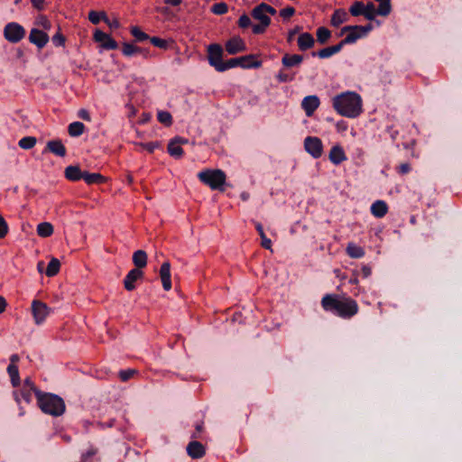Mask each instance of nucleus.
I'll list each match as a JSON object with an SVG mask.
<instances>
[{
	"instance_id": "45",
	"label": "nucleus",
	"mask_w": 462,
	"mask_h": 462,
	"mask_svg": "<svg viewBox=\"0 0 462 462\" xmlns=\"http://www.w3.org/2000/svg\"><path fill=\"white\" fill-rule=\"evenodd\" d=\"M151 42L161 49H167L168 48V42L164 39H161L159 37H152L150 38Z\"/></svg>"
},
{
	"instance_id": "44",
	"label": "nucleus",
	"mask_w": 462,
	"mask_h": 462,
	"mask_svg": "<svg viewBox=\"0 0 462 462\" xmlns=\"http://www.w3.org/2000/svg\"><path fill=\"white\" fill-rule=\"evenodd\" d=\"M238 26L242 29H246L249 26H252V22L250 17L247 14H242L238 19Z\"/></svg>"
},
{
	"instance_id": "53",
	"label": "nucleus",
	"mask_w": 462,
	"mask_h": 462,
	"mask_svg": "<svg viewBox=\"0 0 462 462\" xmlns=\"http://www.w3.org/2000/svg\"><path fill=\"white\" fill-rule=\"evenodd\" d=\"M79 117H81L83 120H86V121H89V120H90L89 113H88L86 109H81V110L79 112Z\"/></svg>"
},
{
	"instance_id": "62",
	"label": "nucleus",
	"mask_w": 462,
	"mask_h": 462,
	"mask_svg": "<svg viewBox=\"0 0 462 462\" xmlns=\"http://www.w3.org/2000/svg\"><path fill=\"white\" fill-rule=\"evenodd\" d=\"M278 79L281 80V81H287L289 79V77L287 74H284V73H280L278 75Z\"/></svg>"
},
{
	"instance_id": "56",
	"label": "nucleus",
	"mask_w": 462,
	"mask_h": 462,
	"mask_svg": "<svg viewBox=\"0 0 462 462\" xmlns=\"http://www.w3.org/2000/svg\"><path fill=\"white\" fill-rule=\"evenodd\" d=\"M164 3L171 6H178L181 4V0H164Z\"/></svg>"
},
{
	"instance_id": "7",
	"label": "nucleus",
	"mask_w": 462,
	"mask_h": 462,
	"mask_svg": "<svg viewBox=\"0 0 462 462\" xmlns=\"http://www.w3.org/2000/svg\"><path fill=\"white\" fill-rule=\"evenodd\" d=\"M370 26L364 27V26H345L341 30V34H345L347 32L346 38L341 42L342 44L351 43L356 42L357 39H359L361 36L365 34L369 30Z\"/></svg>"
},
{
	"instance_id": "28",
	"label": "nucleus",
	"mask_w": 462,
	"mask_h": 462,
	"mask_svg": "<svg viewBox=\"0 0 462 462\" xmlns=\"http://www.w3.org/2000/svg\"><path fill=\"white\" fill-rule=\"evenodd\" d=\"M37 233L41 237H49L53 234V226L49 222H43L38 225Z\"/></svg>"
},
{
	"instance_id": "55",
	"label": "nucleus",
	"mask_w": 462,
	"mask_h": 462,
	"mask_svg": "<svg viewBox=\"0 0 462 462\" xmlns=\"http://www.w3.org/2000/svg\"><path fill=\"white\" fill-rule=\"evenodd\" d=\"M7 303L3 296H0V313H3L6 309Z\"/></svg>"
},
{
	"instance_id": "15",
	"label": "nucleus",
	"mask_w": 462,
	"mask_h": 462,
	"mask_svg": "<svg viewBox=\"0 0 462 462\" xmlns=\"http://www.w3.org/2000/svg\"><path fill=\"white\" fill-rule=\"evenodd\" d=\"M143 276V273L141 270H138V269L131 270L125 279V282H124L125 288L127 291H133L135 288L134 282H136L139 279H142Z\"/></svg>"
},
{
	"instance_id": "37",
	"label": "nucleus",
	"mask_w": 462,
	"mask_h": 462,
	"mask_svg": "<svg viewBox=\"0 0 462 462\" xmlns=\"http://www.w3.org/2000/svg\"><path fill=\"white\" fill-rule=\"evenodd\" d=\"M158 120L166 126H170L172 124L171 115L167 111H160L158 113Z\"/></svg>"
},
{
	"instance_id": "25",
	"label": "nucleus",
	"mask_w": 462,
	"mask_h": 462,
	"mask_svg": "<svg viewBox=\"0 0 462 462\" xmlns=\"http://www.w3.org/2000/svg\"><path fill=\"white\" fill-rule=\"evenodd\" d=\"M47 147L51 152L59 156L63 157L66 154V148L60 140L49 142Z\"/></svg>"
},
{
	"instance_id": "4",
	"label": "nucleus",
	"mask_w": 462,
	"mask_h": 462,
	"mask_svg": "<svg viewBox=\"0 0 462 462\" xmlns=\"http://www.w3.org/2000/svg\"><path fill=\"white\" fill-rule=\"evenodd\" d=\"M276 14V10L264 3L260 4L255 6L252 12V17L258 21L259 23L252 25V32L254 34H262L263 33L271 23V15H274Z\"/></svg>"
},
{
	"instance_id": "11",
	"label": "nucleus",
	"mask_w": 462,
	"mask_h": 462,
	"mask_svg": "<svg viewBox=\"0 0 462 462\" xmlns=\"http://www.w3.org/2000/svg\"><path fill=\"white\" fill-rule=\"evenodd\" d=\"M225 48L228 54L235 55L238 52L245 51L246 50V45L241 37L235 36L226 42Z\"/></svg>"
},
{
	"instance_id": "18",
	"label": "nucleus",
	"mask_w": 462,
	"mask_h": 462,
	"mask_svg": "<svg viewBox=\"0 0 462 462\" xmlns=\"http://www.w3.org/2000/svg\"><path fill=\"white\" fill-rule=\"evenodd\" d=\"M239 66L242 68H259L262 65V61L257 60L255 55L250 54L238 58Z\"/></svg>"
},
{
	"instance_id": "52",
	"label": "nucleus",
	"mask_w": 462,
	"mask_h": 462,
	"mask_svg": "<svg viewBox=\"0 0 462 462\" xmlns=\"http://www.w3.org/2000/svg\"><path fill=\"white\" fill-rule=\"evenodd\" d=\"M139 145L147 150L148 152H152L153 150L158 146V144L156 143H139Z\"/></svg>"
},
{
	"instance_id": "8",
	"label": "nucleus",
	"mask_w": 462,
	"mask_h": 462,
	"mask_svg": "<svg viewBox=\"0 0 462 462\" xmlns=\"http://www.w3.org/2000/svg\"><path fill=\"white\" fill-rule=\"evenodd\" d=\"M4 34L9 42H17L24 37L25 31L20 24L11 23L5 27Z\"/></svg>"
},
{
	"instance_id": "21",
	"label": "nucleus",
	"mask_w": 462,
	"mask_h": 462,
	"mask_svg": "<svg viewBox=\"0 0 462 462\" xmlns=\"http://www.w3.org/2000/svg\"><path fill=\"white\" fill-rule=\"evenodd\" d=\"M329 159L335 164L344 162L346 157L343 148L339 145L333 146L329 152Z\"/></svg>"
},
{
	"instance_id": "42",
	"label": "nucleus",
	"mask_w": 462,
	"mask_h": 462,
	"mask_svg": "<svg viewBox=\"0 0 462 462\" xmlns=\"http://www.w3.org/2000/svg\"><path fill=\"white\" fill-rule=\"evenodd\" d=\"M236 66H239L238 58L230 59L226 61H223V64L219 71H225L228 69L235 68Z\"/></svg>"
},
{
	"instance_id": "20",
	"label": "nucleus",
	"mask_w": 462,
	"mask_h": 462,
	"mask_svg": "<svg viewBox=\"0 0 462 462\" xmlns=\"http://www.w3.org/2000/svg\"><path fill=\"white\" fill-rule=\"evenodd\" d=\"M314 38L309 32L301 33L298 38V46L300 51L311 49L314 46Z\"/></svg>"
},
{
	"instance_id": "3",
	"label": "nucleus",
	"mask_w": 462,
	"mask_h": 462,
	"mask_svg": "<svg viewBox=\"0 0 462 462\" xmlns=\"http://www.w3.org/2000/svg\"><path fill=\"white\" fill-rule=\"evenodd\" d=\"M38 405L41 410L52 416H60L65 411V403L63 400L54 394L42 393L35 390Z\"/></svg>"
},
{
	"instance_id": "19",
	"label": "nucleus",
	"mask_w": 462,
	"mask_h": 462,
	"mask_svg": "<svg viewBox=\"0 0 462 462\" xmlns=\"http://www.w3.org/2000/svg\"><path fill=\"white\" fill-rule=\"evenodd\" d=\"M182 143H187V140L176 138L172 140L168 145V152L171 156L180 157L183 154Z\"/></svg>"
},
{
	"instance_id": "23",
	"label": "nucleus",
	"mask_w": 462,
	"mask_h": 462,
	"mask_svg": "<svg viewBox=\"0 0 462 462\" xmlns=\"http://www.w3.org/2000/svg\"><path fill=\"white\" fill-rule=\"evenodd\" d=\"M347 13L345 10L337 9L333 13L330 23L334 27H338L347 20Z\"/></svg>"
},
{
	"instance_id": "32",
	"label": "nucleus",
	"mask_w": 462,
	"mask_h": 462,
	"mask_svg": "<svg viewBox=\"0 0 462 462\" xmlns=\"http://www.w3.org/2000/svg\"><path fill=\"white\" fill-rule=\"evenodd\" d=\"M85 125L80 122H74L69 125L68 132L70 136H79L83 134Z\"/></svg>"
},
{
	"instance_id": "26",
	"label": "nucleus",
	"mask_w": 462,
	"mask_h": 462,
	"mask_svg": "<svg viewBox=\"0 0 462 462\" xmlns=\"http://www.w3.org/2000/svg\"><path fill=\"white\" fill-rule=\"evenodd\" d=\"M302 60H303V57L301 55H299V54L291 55V54L287 53L283 56L282 62L285 67L291 68V67L297 66V65L300 64Z\"/></svg>"
},
{
	"instance_id": "36",
	"label": "nucleus",
	"mask_w": 462,
	"mask_h": 462,
	"mask_svg": "<svg viewBox=\"0 0 462 462\" xmlns=\"http://www.w3.org/2000/svg\"><path fill=\"white\" fill-rule=\"evenodd\" d=\"M331 33L326 27H319L317 31V38L320 43H325L330 37Z\"/></svg>"
},
{
	"instance_id": "9",
	"label": "nucleus",
	"mask_w": 462,
	"mask_h": 462,
	"mask_svg": "<svg viewBox=\"0 0 462 462\" xmlns=\"http://www.w3.org/2000/svg\"><path fill=\"white\" fill-rule=\"evenodd\" d=\"M32 312L35 322L41 324L49 315L50 309L44 302L35 300L32 303Z\"/></svg>"
},
{
	"instance_id": "27",
	"label": "nucleus",
	"mask_w": 462,
	"mask_h": 462,
	"mask_svg": "<svg viewBox=\"0 0 462 462\" xmlns=\"http://www.w3.org/2000/svg\"><path fill=\"white\" fill-rule=\"evenodd\" d=\"M84 172H82L78 166H69L65 170V176L69 180H79L83 179Z\"/></svg>"
},
{
	"instance_id": "17",
	"label": "nucleus",
	"mask_w": 462,
	"mask_h": 462,
	"mask_svg": "<svg viewBox=\"0 0 462 462\" xmlns=\"http://www.w3.org/2000/svg\"><path fill=\"white\" fill-rule=\"evenodd\" d=\"M319 100L315 96H310L303 99L302 106L308 116L313 115L314 111L319 107Z\"/></svg>"
},
{
	"instance_id": "29",
	"label": "nucleus",
	"mask_w": 462,
	"mask_h": 462,
	"mask_svg": "<svg viewBox=\"0 0 462 462\" xmlns=\"http://www.w3.org/2000/svg\"><path fill=\"white\" fill-rule=\"evenodd\" d=\"M83 179L88 184L104 183L106 181V178L101 175L100 173L84 172Z\"/></svg>"
},
{
	"instance_id": "54",
	"label": "nucleus",
	"mask_w": 462,
	"mask_h": 462,
	"mask_svg": "<svg viewBox=\"0 0 462 462\" xmlns=\"http://www.w3.org/2000/svg\"><path fill=\"white\" fill-rule=\"evenodd\" d=\"M33 6L38 10H42L43 8L44 0H31Z\"/></svg>"
},
{
	"instance_id": "61",
	"label": "nucleus",
	"mask_w": 462,
	"mask_h": 462,
	"mask_svg": "<svg viewBox=\"0 0 462 462\" xmlns=\"http://www.w3.org/2000/svg\"><path fill=\"white\" fill-rule=\"evenodd\" d=\"M256 229H257V231L259 232V235H260L261 238H262V237H263V236H265V234H264V232H263V229L262 225L258 224V225L256 226Z\"/></svg>"
},
{
	"instance_id": "34",
	"label": "nucleus",
	"mask_w": 462,
	"mask_h": 462,
	"mask_svg": "<svg viewBox=\"0 0 462 462\" xmlns=\"http://www.w3.org/2000/svg\"><path fill=\"white\" fill-rule=\"evenodd\" d=\"M88 19L94 24H97L100 22V20H103L104 22H108V18L105 12L90 11L88 14Z\"/></svg>"
},
{
	"instance_id": "22",
	"label": "nucleus",
	"mask_w": 462,
	"mask_h": 462,
	"mask_svg": "<svg viewBox=\"0 0 462 462\" xmlns=\"http://www.w3.org/2000/svg\"><path fill=\"white\" fill-rule=\"evenodd\" d=\"M371 211L375 217H383L388 212V206L384 201L377 200L372 204Z\"/></svg>"
},
{
	"instance_id": "1",
	"label": "nucleus",
	"mask_w": 462,
	"mask_h": 462,
	"mask_svg": "<svg viewBox=\"0 0 462 462\" xmlns=\"http://www.w3.org/2000/svg\"><path fill=\"white\" fill-rule=\"evenodd\" d=\"M321 305L324 310H334L342 318H351L358 312V304L355 300L337 294L325 295Z\"/></svg>"
},
{
	"instance_id": "46",
	"label": "nucleus",
	"mask_w": 462,
	"mask_h": 462,
	"mask_svg": "<svg viewBox=\"0 0 462 462\" xmlns=\"http://www.w3.org/2000/svg\"><path fill=\"white\" fill-rule=\"evenodd\" d=\"M140 51V49L133 44L130 43H124L123 44V52L125 55H132L134 53H136Z\"/></svg>"
},
{
	"instance_id": "13",
	"label": "nucleus",
	"mask_w": 462,
	"mask_h": 462,
	"mask_svg": "<svg viewBox=\"0 0 462 462\" xmlns=\"http://www.w3.org/2000/svg\"><path fill=\"white\" fill-rule=\"evenodd\" d=\"M29 41L41 49L49 42V36L43 31L34 28L31 30Z\"/></svg>"
},
{
	"instance_id": "33",
	"label": "nucleus",
	"mask_w": 462,
	"mask_h": 462,
	"mask_svg": "<svg viewBox=\"0 0 462 462\" xmlns=\"http://www.w3.org/2000/svg\"><path fill=\"white\" fill-rule=\"evenodd\" d=\"M7 370L11 377L13 385L14 387L18 386L20 384V376L17 365L14 364H10Z\"/></svg>"
},
{
	"instance_id": "10",
	"label": "nucleus",
	"mask_w": 462,
	"mask_h": 462,
	"mask_svg": "<svg viewBox=\"0 0 462 462\" xmlns=\"http://www.w3.org/2000/svg\"><path fill=\"white\" fill-rule=\"evenodd\" d=\"M93 37L103 49L116 50L118 47L117 42L109 34H106L100 30H96Z\"/></svg>"
},
{
	"instance_id": "50",
	"label": "nucleus",
	"mask_w": 462,
	"mask_h": 462,
	"mask_svg": "<svg viewBox=\"0 0 462 462\" xmlns=\"http://www.w3.org/2000/svg\"><path fill=\"white\" fill-rule=\"evenodd\" d=\"M8 232V226L4 219V217L0 215V238H4Z\"/></svg>"
},
{
	"instance_id": "43",
	"label": "nucleus",
	"mask_w": 462,
	"mask_h": 462,
	"mask_svg": "<svg viewBox=\"0 0 462 462\" xmlns=\"http://www.w3.org/2000/svg\"><path fill=\"white\" fill-rule=\"evenodd\" d=\"M228 8L225 3H217L212 6V12L215 14H224L227 12Z\"/></svg>"
},
{
	"instance_id": "40",
	"label": "nucleus",
	"mask_w": 462,
	"mask_h": 462,
	"mask_svg": "<svg viewBox=\"0 0 462 462\" xmlns=\"http://www.w3.org/2000/svg\"><path fill=\"white\" fill-rule=\"evenodd\" d=\"M35 143H36V139L32 136L23 137L19 142V145L23 149H31L35 145Z\"/></svg>"
},
{
	"instance_id": "63",
	"label": "nucleus",
	"mask_w": 462,
	"mask_h": 462,
	"mask_svg": "<svg viewBox=\"0 0 462 462\" xmlns=\"http://www.w3.org/2000/svg\"><path fill=\"white\" fill-rule=\"evenodd\" d=\"M18 360H19V356L17 355H14L11 357V364H14L15 365V363L18 362Z\"/></svg>"
},
{
	"instance_id": "16",
	"label": "nucleus",
	"mask_w": 462,
	"mask_h": 462,
	"mask_svg": "<svg viewBox=\"0 0 462 462\" xmlns=\"http://www.w3.org/2000/svg\"><path fill=\"white\" fill-rule=\"evenodd\" d=\"M160 276L164 290L169 291L171 288V264L169 263H163L160 269Z\"/></svg>"
},
{
	"instance_id": "2",
	"label": "nucleus",
	"mask_w": 462,
	"mask_h": 462,
	"mask_svg": "<svg viewBox=\"0 0 462 462\" xmlns=\"http://www.w3.org/2000/svg\"><path fill=\"white\" fill-rule=\"evenodd\" d=\"M333 106L339 115L355 117L362 110L361 98L356 93L346 92L334 97Z\"/></svg>"
},
{
	"instance_id": "59",
	"label": "nucleus",
	"mask_w": 462,
	"mask_h": 462,
	"mask_svg": "<svg viewBox=\"0 0 462 462\" xmlns=\"http://www.w3.org/2000/svg\"><path fill=\"white\" fill-rule=\"evenodd\" d=\"M110 27L118 28L119 27V22L117 19H114L113 21L106 22Z\"/></svg>"
},
{
	"instance_id": "12",
	"label": "nucleus",
	"mask_w": 462,
	"mask_h": 462,
	"mask_svg": "<svg viewBox=\"0 0 462 462\" xmlns=\"http://www.w3.org/2000/svg\"><path fill=\"white\" fill-rule=\"evenodd\" d=\"M305 149L308 152H310L313 157L319 158L321 156L323 152V146L321 141L317 137H307L305 139Z\"/></svg>"
},
{
	"instance_id": "30",
	"label": "nucleus",
	"mask_w": 462,
	"mask_h": 462,
	"mask_svg": "<svg viewBox=\"0 0 462 462\" xmlns=\"http://www.w3.org/2000/svg\"><path fill=\"white\" fill-rule=\"evenodd\" d=\"M346 253L352 258H360L365 254L363 248L356 244H348Z\"/></svg>"
},
{
	"instance_id": "47",
	"label": "nucleus",
	"mask_w": 462,
	"mask_h": 462,
	"mask_svg": "<svg viewBox=\"0 0 462 462\" xmlns=\"http://www.w3.org/2000/svg\"><path fill=\"white\" fill-rule=\"evenodd\" d=\"M37 24L42 26L45 30H50L51 27V22L44 15L39 16L38 21H37Z\"/></svg>"
},
{
	"instance_id": "24",
	"label": "nucleus",
	"mask_w": 462,
	"mask_h": 462,
	"mask_svg": "<svg viewBox=\"0 0 462 462\" xmlns=\"http://www.w3.org/2000/svg\"><path fill=\"white\" fill-rule=\"evenodd\" d=\"M133 262L135 265V269L144 268L147 264V254L143 250H137L133 254Z\"/></svg>"
},
{
	"instance_id": "58",
	"label": "nucleus",
	"mask_w": 462,
	"mask_h": 462,
	"mask_svg": "<svg viewBox=\"0 0 462 462\" xmlns=\"http://www.w3.org/2000/svg\"><path fill=\"white\" fill-rule=\"evenodd\" d=\"M410 171V165L408 163H403L400 166V171L402 173H407Z\"/></svg>"
},
{
	"instance_id": "41",
	"label": "nucleus",
	"mask_w": 462,
	"mask_h": 462,
	"mask_svg": "<svg viewBox=\"0 0 462 462\" xmlns=\"http://www.w3.org/2000/svg\"><path fill=\"white\" fill-rule=\"evenodd\" d=\"M137 373L138 372L135 369L124 370L119 372V377L122 382H126L127 380L137 374Z\"/></svg>"
},
{
	"instance_id": "6",
	"label": "nucleus",
	"mask_w": 462,
	"mask_h": 462,
	"mask_svg": "<svg viewBox=\"0 0 462 462\" xmlns=\"http://www.w3.org/2000/svg\"><path fill=\"white\" fill-rule=\"evenodd\" d=\"M223 49L218 43H212L208 46V60L217 71L223 64Z\"/></svg>"
},
{
	"instance_id": "60",
	"label": "nucleus",
	"mask_w": 462,
	"mask_h": 462,
	"mask_svg": "<svg viewBox=\"0 0 462 462\" xmlns=\"http://www.w3.org/2000/svg\"><path fill=\"white\" fill-rule=\"evenodd\" d=\"M299 32V27H296L294 30L291 31L289 32V35H288V42H291L292 41V38L293 36L295 35V33H297Z\"/></svg>"
},
{
	"instance_id": "64",
	"label": "nucleus",
	"mask_w": 462,
	"mask_h": 462,
	"mask_svg": "<svg viewBox=\"0 0 462 462\" xmlns=\"http://www.w3.org/2000/svg\"><path fill=\"white\" fill-rule=\"evenodd\" d=\"M82 462H92V461H91V457H90V456H89V455H88V456L84 458V460H83Z\"/></svg>"
},
{
	"instance_id": "51",
	"label": "nucleus",
	"mask_w": 462,
	"mask_h": 462,
	"mask_svg": "<svg viewBox=\"0 0 462 462\" xmlns=\"http://www.w3.org/2000/svg\"><path fill=\"white\" fill-rule=\"evenodd\" d=\"M261 245L267 249V250H270L271 252H273V249H272V241L271 239L267 238L266 236L262 237L261 238Z\"/></svg>"
},
{
	"instance_id": "31",
	"label": "nucleus",
	"mask_w": 462,
	"mask_h": 462,
	"mask_svg": "<svg viewBox=\"0 0 462 462\" xmlns=\"http://www.w3.org/2000/svg\"><path fill=\"white\" fill-rule=\"evenodd\" d=\"M60 268V263L59 259L52 258L47 266L45 273L48 277H52L59 273Z\"/></svg>"
},
{
	"instance_id": "14",
	"label": "nucleus",
	"mask_w": 462,
	"mask_h": 462,
	"mask_svg": "<svg viewBox=\"0 0 462 462\" xmlns=\"http://www.w3.org/2000/svg\"><path fill=\"white\" fill-rule=\"evenodd\" d=\"M187 452L192 458H200L205 455V447L199 441H191L187 446Z\"/></svg>"
},
{
	"instance_id": "39",
	"label": "nucleus",
	"mask_w": 462,
	"mask_h": 462,
	"mask_svg": "<svg viewBox=\"0 0 462 462\" xmlns=\"http://www.w3.org/2000/svg\"><path fill=\"white\" fill-rule=\"evenodd\" d=\"M131 33L137 41L142 42L149 39L148 34L143 32L138 26H133L131 28Z\"/></svg>"
},
{
	"instance_id": "35",
	"label": "nucleus",
	"mask_w": 462,
	"mask_h": 462,
	"mask_svg": "<svg viewBox=\"0 0 462 462\" xmlns=\"http://www.w3.org/2000/svg\"><path fill=\"white\" fill-rule=\"evenodd\" d=\"M342 46H343V44H342V42H340L337 45L322 49L319 51V56L320 58L329 57V56L333 55L334 53L337 52L341 49Z\"/></svg>"
},
{
	"instance_id": "38",
	"label": "nucleus",
	"mask_w": 462,
	"mask_h": 462,
	"mask_svg": "<svg viewBox=\"0 0 462 462\" xmlns=\"http://www.w3.org/2000/svg\"><path fill=\"white\" fill-rule=\"evenodd\" d=\"M364 11L365 5L362 2H355L349 9V12L353 16H358L362 14Z\"/></svg>"
},
{
	"instance_id": "49",
	"label": "nucleus",
	"mask_w": 462,
	"mask_h": 462,
	"mask_svg": "<svg viewBox=\"0 0 462 462\" xmlns=\"http://www.w3.org/2000/svg\"><path fill=\"white\" fill-rule=\"evenodd\" d=\"M294 13L295 9L293 7H286L280 11V15L284 19H288L291 18Z\"/></svg>"
},
{
	"instance_id": "48",
	"label": "nucleus",
	"mask_w": 462,
	"mask_h": 462,
	"mask_svg": "<svg viewBox=\"0 0 462 462\" xmlns=\"http://www.w3.org/2000/svg\"><path fill=\"white\" fill-rule=\"evenodd\" d=\"M52 41L55 44L63 47L65 45L66 38L60 32H58L53 36Z\"/></svg>"
},
{
	"instance_id": "57",
	"label": "nucleus",
	"mask_w": 462,
	"mask_h": 462,
	"mask_svg": "<svg viewBox=\"0 0 462 462\" xmlns=\"http://www.w3.org/2000/svg\"><path fill=\"white\" fill-rule=\"evenodd\" d=\"M372 271L369 266H363L362 267V273L364 277H368L371 274Z\"/></svg>"
},
{
	"instance_id": "5",
	"label": "nucleus",
	"mask_w": 462,
	"mask_h": 462,
	"mask_svg": "<svg viewBox=\"0 0 462 462\" xmlns=\"http://www.w3.org/2000/svg\"><path fill=\"white\" fill-rule=\"evenodd\" d=\"M199 179L212 189L224 190L226 176L218 169L206 170L199 173Z\"/></svg>"
}]
</instances>
